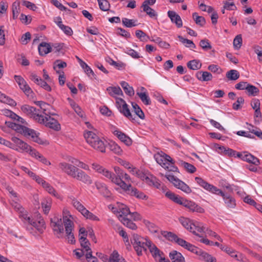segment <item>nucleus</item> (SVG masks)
Returning a JSON list of instances; mask_svg holds the SVG:
<instances>
[{
  "label": "nucleus",
  "instance_id": "79ce46f5",
  "mask_svg": "<svg viewBox=\"0 0 262 262\" xmlns=\"http://www.w3.org/2000/svg\"><path fill=\"white\" fill-rule=\"evenodd\" d=\"M163 168L168 171L178 172V168L174 165V161L172 159L171 160L168 161L167 164Z\"/></svg>",
  "mask_w": 262,
  "mask_h": 262
},
{
  "label": "nucleus",
  "instance_id": "f8f14e48",
  "mask_svg": "<svg viewBox=\"0 0 262 262\" xmlns=\"http://www.w3.org/2000/svg\"><path fill=\"white\" fill-rule=\"evenodd\" d=\"M161 234L168 241L174 242L182 247L187 243L186 241L179 238L176 234L171 232L162 231Z\"/></svg>",
  "mask_w": 262,
  "mask_h": 262
},
{
  "label": "nucleus",
  "instance_id": "3c124183",
  "mask_svg": "<svg viewBox=\"0 0 262 262\" xmlns=\"http://www.w3.org/2000/svg\"><path fill=\"white\" fill-rule=\"evenodd\" d=\"M200 46L204 50L208 51L212 49V46L207 39H203L200 41Z\"/></svg>",
  "mask_w": 262,
  "mask_h": 262
},
{
  "label": "nucleus",
  "instance_id": "7ed1b4c3",
  "mask_svg": "<svg viewBox=\"0 0 262 262\" xmlns=\"http://www.w3.org/2000/svg\"><path fill=\"white\" fill-rule=\"evenodd\" d=\"M84 137L88 143L94 149L101 152H105L106 144L96 134L88 131L84 134Z\"/></svg>",
  "mask_w": 262,
  "mask_h": 262
},
{
  "label": "nucleus",
  "instance_id": "13d9d810",
  "mask_svg": "<svg viewBox=\"0 0 262 262\" xmlns=\"http://www.w3.org/2000/svg\"><path fill=\"white\" fill-rule=\"evenodd\" d=\"M184 248L189 250V251L196 254L199 251V248L192 245L191 244L187 242V243L185 244L183 247Z\"/></svg>",
  "mask_w": 262,
  "mask_h": 262
},
{
  "label": "nucleus",
  "instance_id": "c756f323",
  "mask_svg": "<svg viewBox=\"0 0 262 262\" xmlns=\"http://www.w3.org/2000/svg\"><path fill=\"white\" fill-rule=\"evenodd\" d=\"M196 255H200L207 262H216L215 258L212 257L208 253L203 251L201 249H199Z\"/></svg>",
  "mask_w": 262,
  "mask_h": 262
},
{
  "label": "nucleus",
  "instance_id": "2f4dec72",
  "mask_svg": "<svg viewBox=\"0 0 262 262\" xmlns=\"http://www.w3.org/2000/svg\"><path fill=\"white\" fill-rule=\"evenodd\" d=\"M119 111L121 113L123 114L124 116H125L129 120H135V118L133 117V116L130 112L129 109L128 108V105L126 104V103L123 104L122 107L119 109Z\"/></svg>",
  "mask_w": 262,
  "mask_h": 262
},
{
  "label": "nucleus",
  "instance_id": "473e14b6",
  "mask_svg": "<svg viewBox=\"0 0 262 262\" xmlns=\"http://www.w3.org/2000/svg\"><path fill=\"white\" fill-rule=\"evenodd\" d=\"M137 95L139 97L142 102L146 105L151 104V101L147 93L145 92H137Z\"/></svg>",
  "mask_w": 262,
  "mask_h": 262
},
{
  "label": "nucleus",
  "instance_id": "a19ab883",
  "mask_svg": "<svg viewBox=\"0 0 262 262\" xmlns=\"http://www.w3.org/2000/svg\"><path fill=\"white\" fill-rule=\"evenodd\" d=\"M132 105L136 115L141 119H144V114L140 106L134 102L132 103Z\"/></svg>",
  "mask_w": 262,
  "mask_h": 262
},
{
  "label": "nucleus",
  "instance_id": "bb28decb",
  "mask_svg": "<svg viewBox=\"0 0 262 262\" xmlns=\"http://www.w3.org/2000/svg\"><path fill=\"white\" fill-rule=\"evenodd\" d=\"M11 140L21 149L28 151L30 146L16 137H13Z\"/></svg>",
  "mask_w": 262,
  "mask_h": 262
},
{
  "label": "nucleus",
  "instance_id": "680f3d73",
  "mask_svg": "<svg viewBox=\"0 0 262 262\" xmlns=\"http://www.w3.org/2000/svg\"><path fill=\"white\" fill-rule=\"evenodd\" d=\"M67 64L66 62L63 61L61 60L58 59L54 61V67L53 68L54 70H56V68H64L67 67Z\"/></svg>",
  "mask_w": 262,
  "mask_h": 262
},
{
  "label": "nucleus",
  "instance_id": "6ab92c4d",
  "mask_svg": "<svg viewBox=\"0 0 262 262\" xmlns=\"http://www.w3.org/2000/svg\"><path fill=\"white\" fill-rule=\"evenodd\" d=\"M244 157H243V161L252 164L255 166H258L260 164V160L257 157L254 156L248 151H244Z\"/></svg>",
  "mask_w": 262,
  "mask_h": 262
},
{
  "label": "nucleus",
  "instance_id": "aec40b11",
  "mask_svg": "<svg viewBox=\"0 0 262 262\" xmlns=\"http://www.w3.org/2000/svg\"><path fill=\"white\" fill-rule=\"evenodd\" d=\"M172 262H185V259L183 255L176 250L171 251L169 254Z\"/></svg>",
  "mask_w": 262,
  "mask_h": 262
},
{
  "label": "nucleus",
  "instance_id": "393cba45",
  "mask_svg": "<svg viewBox=\"0 0 262 262\" xmlns=\"http://www.w3.org/2000/svg\"><path fill=\"white\" fill-rule=\"evenodd\" d=\"M196 78L202 81H208L212 79V74L208 72L199 71L196 73Z\"/></svg>",
  "mask_w": 262,
  "mask_h": 262
},
{
  "label": "nucleus",
  "instance_id": "09e8293b",
  "mask_svg": "<svg viewBox=\"0 0 262 262\" xmlns=\"http://www.w3.org/2000/svg\"><path fill=\"white\" fill-rule=\"evenodd\" d=\"M137 20L135 19H129L127 18H123L122 19V22L123 25L128 28H132L137 26L136 24Z\"/></svg>",
  "mask_w": 262,
  "mask_h": 262
},
{
  "label": "nucleus",
  "instance_id": "412c9836",
  "mask_svg": "<svg viewBox=\"0 0 262 262\" xmlns=\"http://www.w3.org/2000/svg\"><path fill=\"white\" fill-rule=\"evenodd\" d=\"M52 47L49 43L45 42H42L39 44L38 47L39 54L41 56H44L50 53L52 51Z\"/></svg>",
  "mask_w": 262,
  "mask_h": 262
},
{
  "label": "nucleus",
  "instance_id": "e433bc0d",
  "mask_svg": "<svg viewBox=\"0 0 262 262\" xmlns=\"http://www.w3.org/2000/svg\"><path fill=\"white\" fill-rule=\"evenodd\" d=\"M192 18L195 24L200 27H203L206 24V20L204 17L199 16L196 12L192 14Z\"/></svg>",
  "mask_w": 262,
  "mask_h": 262
},
{
  "label": "nucleus",
  "instance_id": "0eeeda50",
  "mask_svg": "<svg viewBox=\"0 0 262 262\" xmlns=\"http://www.w3.org/2000/svg\"><path fill=\"white\" fill-rule=\"evenodd\" d=\"M63 222L65 227L66 236L68 239V243L71 244H74L76 241L75 239L74 233L72 232L74 228V224L70 219L67 217V216H63Z\"/></svg>",
  "mask_w": 262,
  "mask_h": 262
},
{
  "label": "nucleus",
  "instance_id": "7c9ffc66",
  "mask_svg": "<svg viewBox=\"0 0 262 262\" xmlns=\"http://www.w3.org/2000/svg\"><path fill=\"white\" fill-rule=\"evenodd\" d=\"M120 85L123 88L125 94L129 96H132L134 95L135 92L132 86L129 85L128 83L125 81H121Z\"/></svg>",
  "mask_w": 262,
  "mask_h": 262
},
{
  "label": "nucleus",
  "instance_id": "58836bf2",
  "mask_svg": "<svg viewBox=\"0 0 262 262\" xmlns=\"http://www.w3.org/2000/svg\"><path fill=\"white\" fill-rule=\"evenodd\" d=\"M120 221L124 225L129 229L132 230H136L137 228L136 224L127 217H123L122 219H120Z\"/></svg>",
  "mask_w": 262,
  "mask_h": 262
},
{
  "label": "nucleus",
  "instance_id": "a18cd8bd",
  "mask_svg": "<svg viewBox=\"0 0 262 262\" xmlns=\"http://www.w3.org/2000/svg\"><path fill=\"white\" fill-rule=\"evenodd\" d=\"M178 38L179 40L183 43V44L185 45V46L187 48H193L194 49L196 48V46L195 44L193 43V42L192 40H189L186 38H184L182 36H178Z\"/></svg>",
  "mask_w": 262,
  "mask_h": 262
},
{
  "label": "nucleus",
  "instance_id": "603ef678",
  "mask_svg": "<svg viewBox=\"0 0 262 262\" xmlns=\"http://www.w3.org/2000/svg\"><path fill=\"white\" fill-rule=\"evenodd\" d=\"M242 37L241 34H238L235 36L233 40V46L236 49H239L241 48L242 45Z\"/></svg>",
  "mask_w": 262,
  "mask_h": 262
},
{
  "label": "nucleus",
  "instance_id": "de8ad7c7",
  "mask_svg": "<svg viewBox=\"0 0 262 262\" xmlns=\"http://www.w3.org/2000/svg\"><path fill=\"white\" fill-rule=\"evenodd\" d=\"M109 147L111 150L113 151L115 154L117 155H121L122 152V150L121 147L117 144L115 142H111L109 144Z\"/></svg>",
  "mask_w": 262,
  "mask_h": 262
},
{
  "label": "nucleus",
  "instance_id": "774afa93",
  "mask_svg": "<svg viewBox=\"0 0 262 262\" xmlns=\"http://www.w3.org/2000/svg\"><path fill=\"white\" fill-rule=\"evenodd\" d=\"M100 173L102 174L106 178L111 180L112 182V179H114V173L111 172L104 168L102 170Z\"/></svg>",
  "mask_w": 262,
  "mask_h": 262
},
{
  "label": "nucleus",
  "instance_id": "338daca9",
  "mask_svg": "<svg viewBox=\"0 0 262 262\" xmlns=\"http://www.w3.org/2000/svg\"><path fill=\"white\" fill-rule=\"evenodd\" d=\"M51 3L61 11H70V9L63 6L58 0H51Z\"/></svg>",
  "mask_w": 262,
  "mask_h": 262
},
{
  "label": "nucleus",
  "instance_id": "b1692460",
  "mask_svg": "<svg viewBox=\"0 0 262 262\" xmlns=\"http://www.w3.org/2000/svg\"><path fill=\"white\" fill-rule=\"evenodd\" d=\"M166 196L176 203L182 205L184 198L177 195L171 191H167L165 194Z\"/></svg>",
  "mask_w": 262,
  "mask_h": 262
},
{
  "label": "nucleus",
  "instance_id": "20e7f679",
  "mask_svg": "<svg viewBox=\"0 0 262 262\" xmlns=\"http://www.w3.org/2000/svg\"><path fill=\"white\" fill-rule=\"evenodd\" d=\"M131 243L134 246V249L138 255L142 254V251L147 250V248L150 246L151 241L144 238L137 234H134L130 239Z\"/></svg>",
  "mask_w": 262,
  "mask_h": 262
},
{
  "label": "nucleus",
  "instance_id": "a211bd4d",
  "mask_svg": "<svg viewBox=\"0 0 262 262\" xmlns=\"http://www.w3.org/2000/svg\"><path fill=\"white\" fill-rule=\"evenodd\" d=\"M168 16L170 18L172 23H174L178 28H181L183 26L182 20L180 16L173 11H168Z\"/></svg>",
  "mask_w": 262,
  "mask_h": 262
},
{
  "label": "nucleus",
  "instance_id": "9d476101",
  "mask_svg": "<svg viewBox=\"0 0 262 262\" xmlns=\"http://www.w3.org/2000/svg\"><path fill=\"white\" fill-rule=\"evenodd\" d=\"M21 110L27 115H31V117L37 122H43V119H41L42 115H40L34 107L29 105H24L21 107Z\"/></svg>",
  "mask_w": 262,
  "mask_h": 262
},
{
  "label": "nucleus",
  "instance_id": "49530a36",
  "mask_svg": "<svg viewBox=\"0 0 262 262\" xmlns=\"http://www.w3.org/2000/svg\"><path fill=\"white\" fill-rule=\"evenodd\" d=\"M246 90L249 96H257L259 92V89L257 87L250 84H248Z\"/></svg>",
  "mask_w": 262,
  "mask_h": 262
},
{
  "label": "nucleus",
  "instance_id": "2eb2a0df",
  "mask_svg": "<svg viewBox=\"0 0 262 262\" xmlns=\"http://www.w3.org/2000/svg\"><path fill=\"white\" fill-rule=\"evenodd\" d=\"M23 135L25 136H31L34 142L39 144H43L45 143V142L38 137L34 130L27 127L25 129Z\"/></svg>",
  "mask_w": 262,
  "mask_h": 262
},
{
  "label": "nucleus",
  "instance_id": "39448f33",
  "mask_svg": "<svg viewBox=\"0 0 262 262\" xmlns=\"http://www.w3.org/2000/svg\"><path fill=\"white\" fill-rule=\"evenodd\" d=\"M18 207H15L21 213L20 216L23 217L25 221L28 223L30 225L35 227L40 233H42L43 230L46 228L45 222L44 220L41 218V216L39 214L37 215V221H34L33 219H31L30 217L27 216L26 214L23 212L24 208L20 206V205H17Z\"/></svg>",
  "mask_w": 262,
  "mask_h": 262
},
{
  "label": "nucleus",
  "instance_id": "c03bdc74",
  "mask_svg": "<svg viewBox=\"0 0 262 262\" xmlns=\"http://www.w3.org/2000/svg\"><path fill=\"white\" fill-rule=\"evenodd\" d=\"M143 223L150 232L153 233L158 232L159 228L155 224L147 220H144Z\"/></svg>",
  "mask_w": 262,
  "mask_h": 262
},
{
  "label": "nucleus",
  "instance_id": "ddd939ff",
  "mask_svg": "<svg viewBox=\"0 0 262 262\" xmlns=\"http://www.w3.org/2000/svg\"><path fill=\"white\" fill-rule=\"evenodd\" d=\"M156 0H145L143 3L141 7L144 12H146L150 17H154L157 15L155 11L148 5H153Z\"/></svg>",
  "mask_w": 262,
  "mask_h": 262
},
{
  "label": "nucleus",
  "instance_id": "ea45409f",
  "mask_svg": "<svg viewBox=\"0 0 262 262\" xmlns=\"http://www.w3.org/2000/svg\"><path fill=\"white\" fill-rule=\"evenodd\" d=\"M179 164L189 173H192L196 171V168L190 163L181 160Z\"/></svg>",
  "mask_w": 262,
  "mask_h": 262
},
{
  "label": "nucleus",
  "instance_id": "8fccbe9b",
  "mask_svg": "<svg viewBox=\"0 0 262 262\" xmlns=\"http://www.w3.org/2000/svg\"><path fill=\"white\" fill-rule=\"evenodd\" d=\"M135 33L136 37L142 41H147L149 39V37L142 30H138Z\"/></svg>",
  "mask_w": 262,
  "mask_h": 262
},
{
  "label": "nucleus",
  "instance_id": "4d7b16f0",
  "mask_svg": "<svg viewBox=\"0 0 262 262\" xmlns=\"http://www.w3.org/2000/svg\"><path fill=\"white\" fill-rule=\"evenodd\" d=\"M125 52L135 59H138L141 57L137 51L129 48L126 49Z\"/></svg>",
  "mask_w": 262,
  "mask_h": 262
},
{
  "label": "nucleus",
  "instance_id": "f3484780",
  "mask_svg": "<svg viewBox=\"0 0 262 262\" xmlns=\"http://www.w3.org/2000/svg\"><path fill=\"white\" fill-rule=\"evenodd\" d=\"M114 134L121 142H123L126 145L129 146L132 144L133 140L132 139L120 130H116L114 132Z\"/></svg>",
  "mask_w": 262,
  "mask_h": 262
},
{
  "label": "nucleus",
  "instance_id": "cd10ccee",
  "mask_svg": "<svg viewBox=\"0 0 262 262\" xmlns=\"http://www.w3.org/2000/svg\"><path fill=\"white\" fill-rule=\"evenodd\" d=\"M96 186L100 193L105 198L111 196L112 193L105 185L102 183H96Z\"/></svg>",
  "mask_w": 262,
  "mask_h": 262
},
{
  "label": "nucleus",
  "instance_id": "bf43d9fd",
  "mask_svg": "<svg viewBox=\"0 0 262 262\" xmlns=\"http://www.w3.org/2000/svg\"><path fill=\"white\" fill-rule=\"evenodd\" d=\"M84 211L85 212L83 214V215L87 219H90L93 221H99V218L97 216L90 212L88 210Z\"/></svg>",
  "mask_w": 262,
  "mask_h": 262
},
{
  "label": "nucleus",
  "instance_id": "e2e57ef3",
  "mask_svg": "<svg viewBox=\"0 0 262 262\" xmlns=\"http://www.w3.org/2000/svg\"><path fill=\"white\" fill-rule=\"evenodd\" d=\"M244 103V99L243 97H239L237 98L236 101L233 104L232 107L233 109L235 110H238L241 108L240 105L241 104H243Z\"/></svg>",
  "mask_w": 262,
  "mask_h": 262
},
{
  "label": "nucleus",
  "instance_id": "6e6d98bb",
  "mask_svg": "<svg viewBox=\"0 0 262 262\" xmlns=\"http://www.w3.org/2000/svg\"><path fill=\"white\" fill-rule=\"evenodd\" d=\"M20 89L25 93V94L28 96H32L33 92L27 82L25 84L23 85Z\"/></svg>",
  "mask_w": 262,
  "mask_h": 262
},
{
  "label": "nucleus",
  "instance_id": "f03ea898",
  "mask_svg": "<svg viewBox=\"0 0 262 262\" xmlns=\"http://www.w3.org/2000/svg\"><path fill=\"white\" fill-rule=\"evenodd\" d=\"M195 180L196 183L205 189L215 193L217 195H221L224 200L225 203L229 208H233L236 206L235 200L231 196L229 195H225V193L216 187L209 184L200 177H195Z\"/></svg>",
  "mask_w": 262,
  "mask_h": 262
},
{
  "label": "nucleus",
  "instance_id": "c85d7f7f",
  "mask_svg": "<svg viewBox=\"0 0 262 262\" xmlns=\"http://www.w3.org/2000/svg\"><path fill=\"white\" fill-rule=\"evenodd\" d=\"M148 248L150 252L152 254V256L155 258L159 257L160 259L161 258L163 257V255H164L163 252L161 251L157 246L155 245L152 244V243H151L150 246H149Z\"/></svg>",
  "mask_w": 262,
  "mask_h": 262
},
{
  "label": "nucleus",
  "instance_id": "4468645a",
  "mask_svg": "<svg viewBox=\"0 0 262 262\" xmlns=\"http://www.w3.org/2000/svg\"><path fill=\"white\" fill-rule=\"evenodd\" d=\"M154 158L157 162L162 167L167 164L168 161L171 160V158L162 151L158 152L154 155Z\"/></svg>",
  "mask_w": 262,
  "mask_h": 262
},
{
  "label": "nucleus",
  "instance_id": "6e6552de",
  "mask_svg": "<svg viewBox=\"0 0 262 262\" xmlns=\"http://www.w3.org/2000/svg\"><path fill=\"white\" fill-rule=\"evenodd\" d=\"M122 189L127 194L135 196L138 199L147 200L148 197L142 192L138 190L136 188L133 187L131 184L123 183Z\"/></svg>",
  "mask_w": 262,
  "mask_h": 262
},
{
  "label": "nucleus",
  "instance_id": "37998d69",
  "mask_svg": "<svg viewBox=\"0 0 262 262\" xmlns=\"http://www.w3.org/2000/svg\"><path fill=\"white\" fill-rule=\"evenodd\" d=\"M0 101L7 103L10 105H15L16 104L15 101L13 100L12 99L9 98V97L6 96L5 94L2 93L0 92Z\"/></svg>",
  "mask_w": 262,
  "mask_h": 262
},
{
  "label": "nucleus",
  "instance_id": "423d86ee",
  "mask_svg": "<svg viewBox=\"0 0 262 262\" xmlns=\"http://www.w3.org/2000/svg\"><path fill=\"white\" fill-rule=\"evenodd\" d=\"M159 174L161 177L165 176L177 188L181 190L186 193L191 192V188L186 184L173 175H171L168 173H166L165 175L162 173H160Z\"/></svg>",
  "mask_w": 262,
  "mask_h": 262
},
{
  "label": "nucleus",
  "instance_id": "a878e982",
  "mask_svg": "<svg viewBox=\"0 0 262 262\" xmlns=\"http://www.w3.org/2000/svg\"><path fill=\"white\" fill-rule=\"evenodd\" d=\"M124 173H124L122 170L118 174H117V175L114 174V179H112V182L119 186L122 189L124 188L123 184L126 183L122 180Z\"/></svg>",
  "mask_w": 262,
  "mask_h": 262
},
{
  "label": "nucleus",
  "instance_id": "4c0bfd02",
  "mask_svg": "<svg viewBox=\"0 0 262 262\" xmlns=\"http://www.w3.org/2000/svg\"><path fill=\"white\" fill-rule=\"evenodd\" d=\"M239 73L236 70H231L227 72L226 77L230 80H236L239 77Z\"/></svg>",
  "mask_w": 262,
  "mask_h": 262
},
{
  "label": "nucleus",
  "instance_id": "c9c22d12",
  "mask_svg": "<svg viewBox=\"0 0 262 262\" xmlns=\"http://www.w3.org/2000/svg\"><path fill=\"white\" fill-rule=\"evenodd\" d=\"M187 67L192 70H197L201 69L202 64L198 60L194 59L189 61L187 63Z\"/></svg>",
  "mask_w": 262,
  "mask_h": 262
},
{
  "label": "nucleus",
  "instance_id": "052dcab7",
  "mask_svg": "<svg viewBox=\"0 0 262 262\" xmlns=\"http://www.w3.org/2000/svg\"><path fill=\"white\" fill-rule=\"evenodd\" d=\"M121 257L117 251H114L110 257L109 262H118Z\"/></svg>",
  "mask_w": 262,
  "mask_h": 262
},
{
  "label": "nucleus",
  "instance_id": "4be33fe9",
  "mask_svg": "<svg viewBox=\"0 0 262 262\" xmlns=\"http://www.w3.org/2000/svg\"><path fill=\"white\" fill-rule=\"evenodd\" d=\"M5 124L8 127L15 130L17 133H20L21 134H23L25 129L27 127L24 125H20L11 121H6Z\"/></svg>",
  "mask_w": 262,
  "mask_h": 262
},
{
  "label": "nucleus",
  "instance_id": "9b49d317",
  "mask_svg": "<svg viewBox=\"0 0 262 262\" xmlns=\"http://www.w3.org/2000/svg\"><path fill=\"white\" fill-rule=\"evenodd\" d=\"M47 116L44 117L42 115L41 119H43V122H38L40 124H45L46 126L52 128L55 130L60 129V125L58 121L51 117L50 115H46Z\"/></svg>",
  "mask_w": 262,
  "mask_h": 262
},
{
  "label": "nucleus",
  "instance_id": "69168bd1",
  "mask_svg": "<svg viewBox=\"0 0 262 262\" xmlns=\"http://www.w3.org/2000/svg\"><path fill=\"white\" fill-rule=\"evenodd\" d=\"M189 210L199 213H203L205 211L203 208L196 204L194 202H193V204L191 205Z\"/></svg>",
  "mask_w": 262,
  "mask_h": 262
},
{
  "label": "nucleus",
  "instance_id": "1a4fd4ad",
  "mask_svg": "<svg viewBox=\"0 0 262 262\" xmlns=\"http://www.w3.org/2000/svg\"><path fill=\"white\" fill-rule=\"evenodd\" d=\"M50 222L51 227L55 233H56L57 234L63 233V220L62 221L61 218H59L56 216H54V217L51 218Z\"/></svg>",
  "mask_w": 262,
  "mask_h": 262
},
{
  "label": "nucleus",
  "instance_id": "dca6fc26",
  "mask_svg": "<svg viewBox=\"0 0 262 262\" xmlns=\"http://www.w3.org/2000/svg\"><path fill=\"white\" fill-rule=\"evenodd\" d=\"M179 221L182 225L186 229L192 232L194 235L201 237V235L195 232V230H193V227H192L193 224L191 222V221L188 218L181 216L179 219Z\"/></svg>",
  "mask_w": 262,
  "mask_h": 262
},
{
  "label": "nucleus",
  "instance_id": "5fc2aeb1",
  "mask_svg": "<svg viewBox=\"0 0 262 262\" xmlns=\"http://www.w3.org/2000/svg\"><path fill=\"white\" fill-rule=\"evenodd\" d=\"M130 172L136 176L138 178H139L143 180L144 179H148V178L141 171L139 170H137L135 168H132V169L130 170Z\"/></svg>",
  "mask_w": 262,
  "mask_h": 262
},
{
  "label": "nucleus",
  "instance_id": "864d4df0",
  "mask_svg": "<svg viewBox=\"0 0 262 262\" xmlns=\"http://www.w3.org/2000/svg\"><path fill=\"white\" fill-rule=\"evenodd\" d=\"M100 9L104 11L109 10L110 4L106 0H97Z\"/></svg>",
  "mask_w": 262,
  "mask_h": 262
},
{
  "label": "nucleus",
  "instance_id": "0e129e2a",
  "mask_svg": "<svg viewBox=\"0 0 262 262\" xmlns=\"http://www.w3.org/2000/svg\"><path fill=\"white\" fill-rule=\"evenodd\" d=\"M67 35L71 36L73 34V30L71 27L63 24L59 27Z\"/></svg>",
  "mask_w": 262,
  "mask_h": 262
},
{
  "label": "nucleus",
  "instance_id": "f257e3e1",
  "mask_svg": "<svg viewBox=\"0 0 262 262\" xmlns=\"http://www.w3.org/2000/svg\"><path fill=\"white\" fill-rule=\"evenodd\" d=\"M59 167L68 175L78 181L88 185L93 183L91 178L88 174L74 165L63 162L59 164Z\"/></svg>",
  "mask_w": 262,
  "mask_h": 262
},
{
  "label": "nucleus",
  "instance_id": "5701e85b",
  "mask_svg": "<svg viewBox=\"0 0 262 262\" xmlns=\"http://www.w3.org/2000/svg\"><path fill=\"white\" fill-rule=\"evenodd\" d=\"M117 212L119 213L118 217L119 220L123 217H126L127 215L131 214L129 208L125 205L121 204L118 206V210Z\"/></svg>",
  "mask_w": 262,
  "mask_h": 262
},
{
  "label": "nucleus",
  "instance_id": "f704fd0d",
  "mask_svg": "<svg viewBox=\"0 0 262 262\" xmlns=\"http://www.w3.org/2000/svg\"><path fill=\"white\" fill-rule=\"evenodd\" d=\"M106 90L112 97H115V95L122 96L123 95L121 89L119 86H110L106 89Z\"/></svg>",
  "mask_w": 262,
  "mask_h": 262
},
{
  "label": "nucleus",
  "instance_id": "72a5a7b5",
  "mask_svg": "<svg viewBox=\"0 0 262 262\" xmlns=\"http://www.w3.org/2000/svg\"><path fill=\"white\" fill-rule=\"evenodd\" d=\"M20 2L19 1L14 2L12 5V11L13 18L16 19L20 13Z\"/></svg>",
  "mask_w": 262,
  "mask_h": 262
}]
</instances>
